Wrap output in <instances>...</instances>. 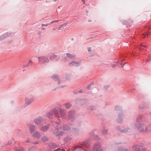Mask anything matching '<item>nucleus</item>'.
<instances>
[{"label":"nucleus","mask_w":151,"mask_h":151,"mask_svg":"<svg viewBox=\"0 0 151 151\" xmlns=\"http://www.w3.org/2000/svg\"><path fill=\"white\" fill-rule=\"evenodd\" d=\"M135 126V127L141 132H147L151 131V125L147 127L143 122H137Z\"/></svg>","instance_id":"1"},{"label":"nucleus","mask_w":151,"mask_h":151,"mask_svg":"<svg viewBox=\"0 0 151 151\" xmlns=\"http://www.w3.org/2000/svg\"><path fill=\"white\" fill-rule=\"evenodd\" d=\"M89 142L88 141H86L83 143H82L79 145H77L74 147V150L77 151H82L85 150V147L88 148L89 146Z\"/></svg>","instance_id":"2"},{"label":"nucleus","mask_w":151,"mask_h":151,"mask_svg":"<svg viewBox=\"0 0 151 151\" xmlns=\"http://www.w3.org/2000/svg\"><path fill=\"white\" fill-rule=\"evenodd\" d=\"M54 126L56 129L54 131V134L57 136L61 135L63 132V131H61L60 129L61 127V125L59 123H56L54 124Z\"/></svg>","instance_id":"3"},{"label":"nucleus","mask_w":151,"mask_h":151,"mask_svg":"<svg viewBox=\"0 0 151 151\" xmlns=\"http://www.w3.org/2000/svg\"><path fill=\"white\" fill-rule=\"evenodd\" d=\"M51 78L53 80L57 82V86L56 88L63 87L65 86V85H63L62 83L60 82L59 79V77L57 75H53Z\"/></svg>","instance_id":"4"},{"label":"nucleus","mask_w":151,"mask_h":151,"mask_svg":"<svg viewBox=\"0 0 151 151\" xmlns=\"http://www.w3.org/2000/svg\"><path fill=\"white\" fill-rule=\"evenodd\" d=\"M39 61L43 64L46 63H48L49 62V59L46 57L45 56H40L37 57Z\"/></svg>","instance_id":"5"},{"label":"nucleus","mask_w":151,"mask_h":151,"mask_svg":"<svg viewBox=\"0 0 151 151\" xmlns=\"http://www.w3.org/2000/svg\"><path fill=\"white\" fill-rule=\"evenodd\" d=\"M33 121L37 125L40 124L43 122L42 118L40 116L37 117L34 119L33 120Z\"/></svg>","instance_id":"6"},{"label":"nucleus","mask_w":151,"mask_h":151,"mask_svg":"<svg viewBox=\"0 0 151 151\" xmlns=\"http://www.w3.org/2000/svg\"><path fill=\"white\" fill-rule=\"evenodd\" d=\"M93 151H103L102 148L99 144L95 145Z\"/></svg>","instance_id":"7"},{"label":"nucleus","mask_w":151,"mask_h":151,"mask_svg":"<svg viewBox=\"0 0 151 151\" xmlns=\"http://www.w3.org/2000/svg\"><path fill=\"white\" fill-rule=\"evenodd\" d=\"M49 58L51 60L55 59L56 61H58L60 58L59 56H57L54 54H51L49 56Z\"/></svg>","instance_id":"8"},{"label":"nucleus","mask_w":151,"mask_h":151,"mask_svg":"<svg viewBox=\"0 0 151 151\" xmlns=\"http://www.w3.org/2000/svg\"><path fill=\"white\" fill-rule=\"evenodd\" d=\"M32 136L34 137L39 139L41 137V135L39 132L38 131H36L32 134Z\"/></svg>","instance_id":"9"},{"label":"nucleus","mask_w":151,"mask_h":151,"mask_svg":"<svg viewBox=\"0 0 151 151\" xmlns=\"http://www.w3.org/2000/svg\"><path fill=\"white\" fill-rule=\"evenodd\" d=\"M33 100H34L33 98L30 99L28 98H26L25 99V103L27 105L29 104Z\"/></svg>","instance_id":"10"},{"label":"nucleus","mask_w":151,"mask_h":151,"mask_svg":"<svg viewBox=\"0 0 151 151\" xmlns=\"http://www.w3.org/2000/svg\"><path fill=\"white\" fill-rule=\"evenodd\" d=\"M51 113L52 114H53L57 117H59V115L58 113V110L55 109H53L51 111Z\"/></svg>","instance_id":"11"},{"label":"nucleus","mask_w":151,"mask_h":151,"mask_svg":"<svg viewBox=\"0 0 151 151\" xmlns=\"http://www.w3.org/2000/svg\"><path fill=\"white\" fill-rule=\"evenodd\" d=\"M49 125H45L41 127L40 128V130L43 132L47 131L48 129Z\"/></svg>","instance_id":"12"},{"label":"nucleus","mask_w":151,"mask_h":151,"mask_svg":"<svg viewBox=\"0 0 151 151\" xmlns=\"http://www.w3.org/2000/svg\"><path fill=\"white\" fill-rule=\"evenodd\" d=\"M57 145L55 143H50L49 145V147L50 149H52L56 147Z\"/></svg>","instance_id":"13"},{"label":"nucleus","mask_w":151,"mask_h":151,"mask_svg":"<svg viewBox=\"0 0 151 151\" xmlns=\"http://www.w3.org/2000/svg\"><path fill=\"white\" fill-rule=\"evenodd\" d=\"M74 114V112L73 111H70L68 113V115L67 116L68 118L71 119L72 121V118H73V115Z\"/></svg>","instance_id":"14"},{"label":"nucleus","mask_w":151,"mask_h":151,"mask_svg":"<svg viewBox=\"0 0 151 151\" xmlns=\"http://www.w3.org/2000/svg\"><path fill=\"white\" fill-rule=\"evenodd\" d=\"M30 131L31 133H33L35 130V126L33 125H30L29 126Z\"/></svg>","instance_id":"15"},{"label":"nucleus","mask_w":151,"mask_h":151,"mask_svg":"<svg viewBox=\"0 0 151 151\" xmlns=\"http://www.w3.org/2000/svg\"><path fill=\"white\" fill-rule=\"evenodd\" d=\"M70 128L67 125H64L63 126V129L64 130L68 131L70 130Z\"/></svg>","instance_id":"16"},{"label":"nucleus","mask_w":151,"mask_h":151,"mask_svg":"<svg viewBox=\"0 0 151 151\" xmlns=\"http://www.w3.org/2000/svg\"><path fill=\"white\" fill-rule=\"evenodd\" d=\"M79 64L78 63H77L76 62H72L70 64V66H78L79 65Z\"/></svg>","instance_id":"17"},{"label":"nucleus","mask_w":151,"mask_h":151,"mask_svg":"<svg viewBox=\"0 0 151 151\" xmlns=\"http://www.w3.org/2000/svg\"><path fill=\"white\" fill-rule=\"evenodd\" d=\"M64 106L65 108L69 109L71 107V105L70 103H68L64 104Z\"/></svg>","instance_id":"18"},{"label":"nucleus","mask_w":151,"mask_h":151,"mask_svg":"<svg viewBox=\"0 0 151 151\" xmlns=\"http://www.w3.org/2000/svg\"><path fill=\"white\" fill-rule=\"evenodd\" d=\"M142 147V146H133V150L134 151H139L140 150V148H139L138 147Z\"/></svg>","instance_id":"19"},{"label":"nucleus","mask_w":151,"mask_h":151,"mask_svg":"<svg viewBox=\"0 0 151 151\" xmlns=\"http://www.w3.org/2000/svg\"><path fill=\"white\" fill-rule=\"evenodd\" d=\"M59 112L60 115V116L62 118H64V113L63 111V110L62 109H60L59 110Z\"/></svg>","instance_id":"20"},{"label":"nucleus","mask_w":151,"mask_h":151,"mask_svg":"<svg viewBox=\"0 0 151 151\" xmlns=\"http://www.w3.org/2000/svg\"><path fill=\"white\" fill-rule=\"evenodd\" d=\"M41 140L43 142H45L47 141L48 139L47 137L44 136L42 137Z\"/></svg>","instance_id":"21"},{"label":"nucleus","mask_w":151,"mask_h":151,"mask_svg":"<svg viewBox=\"0 0 151 151\" xmlns=\"http://www.w3.org/2000/svg\"><path fill=\"white\" fill-rule=\"evenodd\" d=\"M67 25V24L66 23L63 24L61 25L58 28V30H60L61 28L65 27Z\"/></svg>","instance_id":"22"},{"label":"nucleus","mask_w":151,"mask_h":151,"mask_svg":"<svg viewBox=\"0 0 151 151\" xmlns=\"http://www.w3.org/2000/svg\"><path fill=\"white\" fill-rule=\"evenodd\" d=\"M72 139V138L71 137L67 136L65 138V139L67 141H68L70 140H71Z\"/></svg>","instance_id":"23"},{"label":"nucleus","mask_w":151,"mask_h":151,"mask_svg":"<svg viewBox=\"0 0 151 151\" xmlns=\"http://www.w3.org/2000/svg\"><path fill=\"white\" fill-rule=\"evenodd\" d=\"M122 116L121 115H119L118 116V118L117 119V121L119 122H120L122 121Z\"/></svg>","instance_id":"24"},{"label":"nucleus","mask_w":151,"mask_h":151,"mask_svg":"<svg viewBox=\"0 0 151 151\" xmlns=\"http://www.w3.org/2000/svg\"><path fill=\"white\" fill-rule=\"evenodd\" d=\"M66 55L69 58H72L74 56L73 55L68 53L66 54Z\"/></svg>","instance_id":"25"},{"label":"nucleus","mask_w":151,"mask_h":151,"mask_svg":"<svg viewBox=\"0 0 151 151\" xmlns=\"http://www.w3.org/2000/svg\"><path fill=\"white\" fill-rule=\"evenodd\" d=\"M102 132L104 134H106L107 132V130L106 129H104L102 131Z\"/></svg>","instance_id":"26"},{"label":"nucleus","mask_w":151,"mask_h":151,"mask_svg":"<svg viewBox=\"0 0 151 151\" xmlns=\"http://www.w3.org/2000/svg\"><path fill=\"white\" fill-rule=\"evenodd\" d=\"M32 61L31 60H30L28 62V63L27 65V66H29L32 65Z\"/></svg>","instance_id":"27"},{"label":"nucleus","mask_w":151,"mask_h":151,"mask_svg":"<svg viewBox=\"0 0 151 151\" xmlns=\"http://www.w3.org/2000/svg\"><path fill=\"white\" fill-rule=\"evenodd\" d=\"M15 151H24V149L22 148H20L17 150H15Z\"/></svg>","instance_id":"28"},{"label":"nucleus","mask_w":151,"mask_h":151,"mask_svg":"<svg viewBox=\"0 0 151 151\" xmlns=\"http://www.w3.org/2000/svg\"><path fill=\"white\" fill-rule=\"evenodd\" d=\"M54 151H65L63 149H57L56 150H54Z\"/></svg>","instance_id":"29"},{"label":"nucleus","mask_w":151,"mask_h":151,"mask_svg":"<svg viewBox=\"0 0 151 151\" xmlns=\"http://www.w3.org/2000/svg\"><path fill=\"white\" fill-rule=\"evenodd\" d=\"M51 115V114L50 113H47L46 114V116L47 117L49 118Z\"/></svg>","instance_id":"30"},{"label":"nucleus","mask_w":151,"mask_h":151,"mask_svg":"<svg viewBox=\"0 0 151 151\" xmlns=\"http://www.w3.org/2000/svg\"><path fill=\"white\" fill-rule=\"evenodd\" d=\"M128 130H129V128H126L123 131L127 133V132H129ZM130 131L129 130V131Z\"/></svg>","instance_id":"31"},{"label":"nucleus","mask_w":151,"mask_h":151,"mask_svg":"<svg viewBox=\"0 0 151 151\" xmlns=\"http://www.w3.org/2000/svg\"><path fill=\"white\" fill-rule=\"evenodd\" d=\"M120 109V107L119 106H117L115 107V109L116 110H118Z\"/></svg>","instance_id":"32"},{"label":"nucleus","mask_w":151,"mask_h":151,"mask_svg":"<svg viewBox=\"0 0 151 151\" xmlns=\"http://www.w3.org/2000/svg\"><path fill=\"white\" fill-rule=\"evenodd\" d=\"M59 21H60V20H55V21H52V22H50V24H52L53 23H54V22H58Z\"/></svg>","instance_id":"33"},{"label":"nucleus","mask_w":151,"mask_h":151,"mask_svg":"<svg viewBox=\"0 0 151 151\" xmlns=\"http://www.w3.org/2000/svg\"><path fill=\"white\" fill-rule=\"evenodd\" d=\"M149 34L148 33H147V34H144L143 35L144 36V37H142L143 38H144L145 36H146V35H147V36H148V35H149Z\"/></svg>","instance_id":"34"},{"label":"nucleus","mask_w":151,"mask_h":151,"mask_svg":"<svg viewBox=\"0 0 151 151\" xmlns=\"http://www.w3.org/2000/svg\"><path fill=\"white\" fill-rule=\"evenodd\" d=\"M47 25H48V24H42L41 26L42 27H43V26H46Z\"/></svg>","instance_id":"35"},{"label":"nucleus","mask_w":151,"mask_h":151,"mask_svg":"<svg viewBox=\"0 0 151 151\" xmlns=\"http://www.w3.org/2000/svg\"><path fill=\"white\" fill-rule=\"evenodd\" d=\"M141 46L143 47H145L146 48L147 47V46H146V45H145V44H143V45H142Z\"/></svg>","instance_id":"36"},{"label":"nucleus","mask_w":151,"mask_h":151,"mask_svg":"<svg viewBox=\"0 0 151 151\" xmlns=\"http://www.w3.org/2000/svg\"><path fill=\"white\" fill-rule=\"evenodd\" d=\"M88 51L90 52L91 51V47H88Z\"/></svg>","instance_id":"37"},{"label":"nucleus","mask_w":151,"mask_h":151,"mask_svg":"<svg viewBox=\"0 0 151 151\" xmlns=\"http://www.w3.org/2000/svg\"><path fill=\"white\" fill-rule=\"evenodd\" d=\"M94 107L93 106H92L91 107V108L90 109L91 110H93L94 109Z\"/></svg>","instance_id":"38"},{"label":"nucleus","mask_w":151,"mask_h":151,"mask_svg":"<svg viewBox=\"0 0 151 151\" xmlns=\"http://www.w3.org/2000/svg\"><path fill=\"white\" fill-rule=\"evenodd\" d=\"M139 50H143L144 49L143 48H142V47H139Z\"/></svg>","instance_id":"39"},{"label":"nucleus","mask_w":151,"mask_h":151,"mask_svg":"<svg viewBox=\"0 0 151 151\" xmlns=\"http://www.w3.org/2000/svg\"><path fill=\"white\" fill-rule=\"evenodd\" d=\"M50 89L52 91H53V90H55V89L54 88V89H53L51 87L50 88Z\"/></svg>","instance_id":"40"},{"label":"nucleus","mask_w":151,"mask_h":151,"mask_svg":"<svg viewBox=\"0 0 151 151\" xmlns=\"http://www.w3.org/2000/svg\"><path fill=\"white\" fill-rule=\"evenodd\" d=\"M30 142V140H27L26 141V142L27 143H28V142Z\"/></svg>","instance_id":"41"},{"label":"nucleus","mask_w":151,"mask_h":151,"mask_svg":"<svg viewBox=\"0 0 151 151\" xmlns=\"http://www.w3.org/2000/svg\"><path fill=\"white\" fill-rule=\"evenodd\" d=\"M123 151H128V150L127 149H125Z\"/></svg>","instance_id":"42"},{"label":"nucleus","mask_w":151,"mask_h":151,"mask_svg":"<svg viewBox=\"0 0 151 151\" xmlns=\"http://www.w3.org/2000/svg\"><path fill=\"white\" fill-rule=\"evenodd\" d=\"M88 22H91V20L89 19V20H88Z\"/></svg>","instance_id":"43"},{"label":"nucleus","mask_w":151,"mask_h":151,"mask_svg":"<svg viewBox=\"0 0 151 151\" xmlns=\"http://www.w3.org/2000/svg\"><path fill=\"white\" fill-rule=\"evenodd\" d=\"M38 142H36V143L35 144H37Z\"/></svg>","instance_id":"44"},{"label":"nucleus","mask_w":151,"mask_h":151,"mask_svg":"<svg viewBox=\"0 0 151 151\" xmlns=\"http://www.w3.org/2000/svg\"><path fill=\"white\" fill-rule=\"evenodd\" d=\"M67 151H69V150H67Z\"/></svg>","instance_id":"45"}]
</instances>
